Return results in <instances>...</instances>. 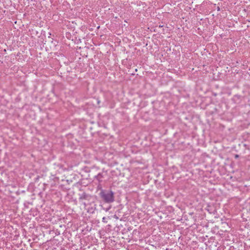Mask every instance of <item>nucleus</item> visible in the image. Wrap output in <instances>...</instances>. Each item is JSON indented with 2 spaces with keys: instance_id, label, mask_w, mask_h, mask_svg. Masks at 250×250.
<instances>
[{
  "instance_id": "1",
  "label": "nucleus",
  "mask_w": 250,
  "mask_h": 250,
  "mask_svg": "<svg viewBox=\"0 0 250 250\" xmlns=\"http://www.w3.org/2000/svg\"><path fill=\"white\" fill-rule=\"evenodd\" d=\"M101 195L106 202L110 203L114 201L113 193L112 191L107 193L102 191L101 192Z\"/></svg>"
},
{
  "instance_id": "2",
  "label": "nucleus",
  "mask_w": 250,
  "mask_h": 250,
  "mask_svg": "<svg viewBox=\"0 0 250 250\" xmlns=\"http://www.w3.org/2000/svg\"><path fill=\"white\" fill-rule=\"evenodd\" d=\"M86 197L87 196L85 194H83L80 198V199L82 200V203L84 205V206H86V203L85 202L83 201V199H85Z\"/></svg>"
}]
</instances>
